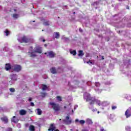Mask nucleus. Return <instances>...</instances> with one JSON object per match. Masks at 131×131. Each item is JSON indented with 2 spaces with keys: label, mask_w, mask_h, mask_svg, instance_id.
I'll return each mask as SVG.
<instances>
[{
  "label": "nucleus",
  "mask_w": 131,
  "mask_h": 131,
  "mask_svg": "<svg viewBox=\"0 0 131 131\" xmlns=\"http://www.w3.org/2000/svg\"><path fill=\"white\" fill-rule=\"evenodd\" d=\"M36 53L38 54H41V48H36L34 50L32 47L30 48L29 53L31 58L36 57Z\"/></svg>",
  "instance_id": "1"
},
{
  "label": "nucleus",
  "mask_w": 131,
  "mask_h": 131,
  "mask_svg": "<svg viewBox=\"0 0 131 131\" xmlns=\"http://www.w3.org/2000/svg\"><path fill=\"white\" fill-rule=\"evenodd\" d=\"M11 69L15 72H19V71H21V66L18 64H14L11 66Z\"/></svg>",
  "instance_id": "2"
},
{
  "label": "nucleus",
  "mask_w": 131,
  "mask_h": 131,
  "mask_svg": "<svg viewBox=\"0 0 131 131\" xmlns=\"http://www.w3.org/2000/svg\"><path fill=\"white\" fill-rule=\"evenodd\" d=\"M49 105L52 106V107L55 110V111H59L60 110V107H59V105L56 104L54 102H51L49 103Z\"/></svg>",
  "instance_id": "3"
},
{
  "label": "nucleus",
  "mask_w": 131,
  "mask_h": 131,
  "mask_svg": "<svg viewBox=\"0 0 131 131\" xmlns=\"http://www.w3.org/2000/svg\"><path fill=\"white\" fill-rule=\"evenodd\" d=\"M44 54L45 55H47V56L48 57V58H54V57L55 56V53H54V52L52 51L47 52Z\"/></svg>",
  "instance_id": "4"
},
{
  "label": "nucleus",
  "mask_w": 131,
  "mask_h": 131,
  "mask_svg": "<svg viewBox=\"0 0 131 131\" xmlns=\"http://www.w3.org/2000/svg\"><path fill=\"white\" fill-rule=\"evenodd\" d=\"M18 41H19V42H25L26 43H27V42H29V41H30V39H28L26 36H24L21 38V40H20L19 39H18Z\"/></svg>",
  "instance_id": "5"
},
{
  "label": "nucleus",
  "mask_w": 131,
  "mask_h": 131,
  "mask_svg": "<svg viewBox=\"0 0 131 131\" xmlns=\"http://www.w3.org/2000/svg\"><path fill=\"white\" fill-rule=\"evenodd\" d=\"M125 115L126 116V118L130 117L131 116V107H129L125 112Z\"/></svg>",
  "instance_id": "6"
},
{
  "label": "nucleus",
  "mask_w": 131,
  "mask_h": 131,
  "mask_svg": "<svg viewBox=\"0 0 131 131\" xmlns=\"http://www.w3.org/2000/svg\"><path fill=\"white\" fill-rule=\"evenodd\" d=\"M72 123V119H71V118H70V116H67L66 117V124L69 125L71 124Z\"/></svg>",
  "instance_id": "7"
},
{
  "label": "nucleus",
  "mask_w": 131,
  "mask_h": 131,
  "mask_svg": "<svg viewBox=\"0 0 131 131\" xmlns=\"http://www.w3.org/2000/svg\"><path fill=\"white\" fill-rule=\"evenodd\" d=\"M49 131H59L58 129H56V127H55V125L51 124L50 128L48 129Z\"/></svg>",
  "instance_id": "8"
},
{
  "label": "nucleus",
  "mask_w": 131,
  "mask_h": 131,
  "mask_svg": "<svg viewBox=\"0 0 131 131\" xmlns=\"http://www.w3.org/2000/svg\"><path fill=\"white\" fill-rule=\"evenodd\" d=\"M10 78L11 79V80L16 81L17 80V75L16 74L11 75Z\"/></svg>",
  "instance_id": "9"
},
{
  "label": "nucleus",
  "mask_w": 131,
  "mask_h": 131,
  "mask_svg": "<svg viewBox=\"0 0 131 131\" xmlns=\"http://www.w3.org/2000/svg\"><path fill=\"white\" fill-rule=\"evenodd\" d=\"M75 122H79L80 123V124H84V123H85V121L83 120H80L79 121V120H78V119H76L75 120Z\"/></svg>",
  "instance_id": "10"
},
{
  "label": "nucleus",
  "mask_w": 131,
  "mask_h": 131,
  "mask_svg": "<svg viewBox=\"0 0 131 131\" xmlns=\"http://www.w3.org/2000/svg\"><path fill=\"white\" fill-rule=\"evenodd\" d=\"M12 122L17 123L18 121H19V120L16 118V116H13L12 119H11Z\"/></svg>",
  "instance_id": "11"
},
{
  "label": "nucleus",
  "mask_w": 131,
  "mask_h": 131,
  "mask_svg": "<svg viewBox=\"0 0 131 131\" xmlns=\"http://www.w3.org/2000/svg\"><path fill=\"white\" fill-rule=\"evenodd\" d=\"M5 69L8 71V70H10V69H12V67H11L10 64H6L5 66Z\"/></svg>",
  "instance_id": "12"
},
{
  "label": "nucleus",
  "mask_w": 131,
  "mask_h": 131,
  "mask_svg": "<svg viewBox=\"0 0 131 131\" xmlns=\"http://www.w3.org/2000/svg\"><path fill=\"white\" fill-rule=\"evenodd\" d=\"M86 123L88 125L93 124V121L91 119H87L86 120Z\"/></svg>",
  "instance_id": "13"
},
{
  "label": "nucleus",
  "mask_w": 131,
  "mask_h": 131,
  "mask_svg": "<svg viewBox=\"0 0 131 131\" xmlns=\"http://www.w3.org/2000/svg\"><path fill=\"white\" fill-rule=\"evenodd\" d=\"M70 53L71 55H73V56H76V50H70Z\"/></svg>",
  "instance_id": "14"
},
{
  "label": "nucleus",
  "mask_w": 131,
  "mask_h": 131,
  "mask_svg": "<svg viewBox=\"0 0 131 131\" xmlns=\"http://www.w3.org/2000/svg\"><path fill=\"white\" fill-rule=\"evenodd\" d=\"M27 112L26 111L24 110H21L19 111V114L20 115H25V114H26Z\"/></svg>",
  "instance_id": "15"
},
{
  "label": "nucleus",
  "mask_w": 131,
  "mask_h": 131,
  "mask_svg": "<svg viewBox=\"0 0 131 131\" xmlns=\"http://www.w3.org/2000/svg\"><path fill=\"white\" fill-rule=\"evenodd\" d=\"M78 56L79 57H82V56H83V55H84V54L83 53V51L82 50H79L78 51Z\"/></svg>",
  "instance_id": "16"
},
{
  "label": "nucleus",
  "mask_w": 131,
  "mask_h": 131,
  "mask_svg": "<svg viewBox=\"0 0 131 131\" xmlns=\"http://www.w3.org/2000/svg\"><path fill=\"white\" fill-rule=\"evenodd\" d=\"M50 71L51 73H53V74H55V73H57V71L56 70V69L55 68H52L50 69Z\"/></svg>",
  "instance_id": "17"
},
{
  "label": "nucleus",
  "mask_w": 131,
  "mask_h": 131,
  "mask_svg": "<svg viewBox=\"0 0 131 131\" xmlns=\"http://www.w3.org/2000/svg\"><path fill=\"white\" fill-rule=\"evenodd\" d=\"M53 36L55 38H59V37H60V34H59V33L56 32L54 33Z\"/></svg>",
  "instance_id": "18"
},
{
  "label": "nucleus",
  "mask_w": 131,
  "mask_h": 131,
  "mask_svg": "<svg viewBox=\"0 0 131 131\" xmlns=\"http://www.w3.org/2000/svg\"><path fill=\"white\" fill-rule=\"evenodd\" d=\"M1 119L2 121L5 122V123H7V122H8V118H7V117H4L2 118Z\"/></svg>",
  "instance_id": "19"
},
{
  "label": "nucleus",
  "mask_w": 131,
  "mask_h": 131,
  "mask_svg": "<svg viewBox=\"0 0 131 131\" xmlns=\"http://www.w3.org/2000/svg\"><path fill=\"white\" fill-rule=\"evenodd\" d=\"M36 110H37V114H38V115H41V113H42L41 110L39 108H37Z\"/></svg>",
  "instance_id": "20"
},
{
  "label": "nucleus",
  "mask_w": 131,
  "mask_h": 131,
  "mask_svg": "<svg viewBox=\"0 0 131 131\" xmlns=\"http://www.w3.org/2000/svg\"><path fill=\"white\" fill-rule=\"evenodd\" d=\"M56 100H57L58 102H61L62 101V97L60 96H56Z\"/></svg>",
  "instance_id": "21"
},
{
  "label": "nucleus",
  "mask_w": 131,
  "mask_h": 131,
  "mask_svg": "<svg viewBox=\"0 0 131 131\" xmlns=\"http://www.w3.org/2000/svg\"><path fill=\"white\" fill-rule=\"evenodd\" d=\"M95 101L98 106H101V101L96 99H95Z\"/></svg>",
  "instance_id": "22"
},
{
  "label": "nucleus",
  "mask_w": 131,
  "mask_h": 131,
  "mask_svg": "<svg viewBox=\"0 0 131 131\" xmlns=\"http://www.w3.org/2000/svg\"><path fill=\"white\" fill-rule=\"evenodd\" d=\"M34 128H35L34 126L31 125L29 127V130L30 131H34Z\"/></svg>",
  "instance_id": "23"
},
{
  "label": "nucleus",
  "mask_w": 131,
  "mask_h": 131,
  "mask_svg": "<svg viewBox=\"0 0 131 131\" xmlns=\"http://www.w3.org/2000/svg\"><path fill=\"white\" fill-rule=\"evenodd\" d=\"M86 63L87 64H89V63H90V64H91L92 65L95 64V62L93 61V60H89L88 61L86 62Z\"/></svg>",
  "instance_id": "24"
},
{
  "label": "nucleus",
  "mask_w": 131,
  "mask_h": 131,
  "mask_svg": "<svg viewBox=\"0 0 131 131\" xmlns=\"http://www.w3.org/2000/svg\"><path fill=\"white\" fill-rule=\"evenodd\" d=\"M48 86L46 85H42V91H46L48 89Z\"/></svg>",
  "instance_id": "25"
},
{
  "label": "nucleus",
  "mask_w": 131,
  "mask_h": 131,
  "mask_svg": "<svg viewBox=\"0 0 131 131\" xmlns=\"http://www.w3.org/2000/svg\"><path fill=\"white\" fill-rule=\"evenodd\" d=\"M92 100H93V97L88 96L86 99V102H89V101H92Z\"/></svg>",
  "instance_id": "26"
},
{
  "label": "nucleus",
  "mask_w": 131,
  "mask_h": 131,
  "mask_svg": "<svg viewBox=\"0 0 131 131\" xmlns=\"http://www.w3.org/2000/svg\"><path fill=\"white\" fill-rule=\"evenodd\" d=\"M43 25H45V26H48V25H50V24H49L48 21H47L46 20H45L44 23H43Z\"/></svg>",
  "instance_id": "27"
},
{
  "label": "nucleus",
  "mask_w": 131,
  "mask_h": 131,
  "mask_svg": "<svg viewBox=\"0 0 131 131\" xmlns=\"http://www.w3.org/2000/svg\"><path fill=\"white\" fill-rule=\"evenodd\" d=\"M9 91L11 93H15V89L13 88H10Z\"/></svg>",
  "instance_id": "28"
},
{
  "label": "nucleus",
  "mask_w": 131,
  "mask_h": 131,
  "mask_svg": "<svg viewBox=\"0 0 131 131\" xmlns=\"http://www.w3.org/2000/svg\"><path fill=\"white\" fill-rule=\"evenodd\" d=\"M41 97H42V98H45V97H47V93H41Z\"/></svg>",
  "instance_id": "29"
},
{
  "label": "nucleus",
  "mask_w": 131,
  "mask_h": 131,
  "mask_svg": "<svg viewBox=\"0 0 131 131\" xmlns=\"http://www.w3.org/2000/svg\"><path fill=\"white\" fill-rule=\"evenodd\" d=\"M95 99L91 100V102H90V105H94V104H95Z\"/></svg>",
  "instance_id": "30"
},
{
  "label": "nucleus",
  "mask_w": 131,
  "mask_h": 131,
  "mask_svg": "<svg viewBox=\"0 0 131 131\" xmlns=\"http://www.w3.org/2000/svg\"><path fill=\"white\" fill-rule=\"evenodd\" d=\"M13 17L15 19H17L19 17V15L18 14H13Z\"/></svg>",
  "instance_id": "31"
},
{
  "label": "nucleus",
  "mask_w": 131,
  "mask_h": 131,
  "mask_svg": "<svg viewBox=\"0 0 131 131\" xmlns=\"http://www.w3.org/2000/svg\"><path fill=\"white\" fill-rule=\"evenodd\" d=\"M5 33L6 34V36H8V35H9V34H10V32H9V31H8V30H6L5 32Z\"/></svg>",
  "instance_id": "32"
},
{
  "label": "nucleus",
  "mask_w": 131,
  "mask_h": 131,
  "mask_svg": "<svg viewBox=\"0 0 131 131\" xmlns=\"http://www.w3.org/2000/svg\"><path fill=\"white\" fill-rule=\"evenodd\" d=\"M96 86H100V83L98 82H96L95 83Z\"/></svg>",
  "instance_id": "33"
},
{
  "label": "nucleus",
  "mask_w": 131,
  "mask_h": 131,
  "mask_svg": "<svg viewBox=\"0 0 131 131\" xmlns=\"http://www.w3.org/2000/svg\"><path fill=\"white\" fill-rule=\"evenodd\" d=\"M116 108H117V106H112V110H115V109H116Z\"/></svg>",
  "instance_id": "34"
},
{
  "label": "nucleus",
  "mask_w": 131,
  "mask_h": 131,
  "mask_svg": "<svg viewBox=\"0 0 131 131\" xmlns=\"http://www.w3.org/2000/svg\"><path fill=\"white\" fill-rule=\"evenodd\" d=\"M79 31L80 32H83V31L82 30V29L81 28H79Z\"/></svg>",
  "instance_id": "35"
},
{
  "label": "nucleus",
  "mask_w": 131,
  "mask_h": 131,
  "mask_svg": "<svg viewBox=\"0 0 131 131\" xmlns=\"http://www.w3.org/2000/svg\"><path fill=\"white\" fill-rule=\"evenodd\" d=\"M29 102H31V101H32V98H29L28 99Z\"/></svg>",
  "instance_id": "36"
},
{
  "label": "nucleus",
  "mask_w": 131,
  "mask_h": 131,
  "mask_svg": "<svg viewBox=\"0 0 131 131\" xmlns=\"http://www.w3.org/2000/svg\"><path fill=\"white\" fill-rule=\"evenodd\" d=\"M97 111H98V110H97V108L92 110L93 112H95Z\"/></svg>",
  "instance_id": "37"
},
{
  "label": "nucleus",
  "mask_w": 131,
  "mask_h": 131,
  "mask_svg": "<svg viewBox=\"0 0 131 131\" xmlns=\"http://www.w3.org/2000/svg\"><path fill=\"white\" fill-rule=\"evenodd\" d=\"M99 131H106V130L104 129V128H101Z\"/></svg>",
  "instance_id": "38"
},
{
  "label": "nucleus",
  "mask_w": 131,
  "mask_h": 131,
  "mask_svg": "<svg viewBox=\"0 0 131 131\" xmlns=\"http://www.w3.org/2000/svg\"><path fill=\"white\" fill-rule=\"evenodd\" d=\"M31 106H34V103H33V102H31Z\"/></svg>",
  "instance_id": "39"
},
{
  "label": "nucleus",
  "mask_w": 131,
  "mask_h": 131,
  "mask_svg": "<svg viewBox=\"0 0 131 131\" xmlns=\"http://www.w3.org/2000/svg\"><path fill=\"white\" fill-rule=\"evenodd\" d=\"M17 127H21V124H17Z\"/></svg>",
  "instance_id": "40"
},
{
  "label": "nucleus",
  "mask_w": 131,
  "mask_h": 131,
  "mask_svg": "<svg viewBox=\"0 0 131 131\" xmlns=\"http://www.w3.org/2000/svg\"><path fill=\"white\" fill-rule=\"evenodd\" d=\"M126 9H127V10H129V6H126Z\"/></svg>",
  "instance_id": "41"
},
{
  "label": "nucleus",
  "mask_w": 131,
  "mask_h": 131,
  "mask_svg": "<svg viewBox=\"0 0 131 131\" xmlns=\"http://www.w3.org/2000/svg\"><path fill=\"white\" fill-rule=\"evenodd\" d=\"M81 131H89V130L86 129H82Z\"/></svg>",
  "instance_id": "42"
},
{
  "label": "nucleus",
  "mask_w": 131,
  "mask_h": 131,
  "mask_svg": "<svg viewBox=\"0 0 131 131\" xmlns=\"http://www.w3.org/2000/svg\"><path fill=\"white\" fill-rule=\"evenodd\" d=\"M105 58H104V56L102 57V60H104Z\"/></svg>",
  "instance_id": "43"
},
{
  "label": "nucleus",
  "mask_w": 131,
  "mask_h": 131,
  "mask_svg": "<svg viewBox=\"0 0 131 131\" xmlns=\"http://www.w3.org/2000/svg\"><path fill=\"white\" fill-rule=\"evenodd\" d=\"M42 41H43V42H45V41H46V40H45V39H42Z\"/></svg>",
  "instance_id": "44"
},
{
  "label": "nucleus",
  "mask_w": 131,
  "mask_h": 131,
  "mask_svg": "<svg viewBox=\"0 0 131 131\" xmlns=\"http://www.w3.org/2000/svg\"><path fill=\"white\" fill-rule=\"evenodd\" d=\"M94 4H95L96 5H97L98 4V2H94Z\"/></svg>",
  "instance_id": "45"
},
{
  "label": "nucleus",
  "mask_w": 131,
  "mask_h": 131,
  "mask_svg": "<svg viewBox=\"0 0 131 131\" xmlns=\"http://www.w3.org/2000/svg\"><path fill=\"white\" fill-rule=\"evenodd\" d=\"M40 41H41V40H42V39L40 38Z\"/></svg>",
  "instance_id": "46"
},
{
  "label": "nucleus",
  "mask_w": 131,
  "mask_h": 131,
  "mask_svg": "<svg viewBox=\"0 0 131 131\" xmlns=\"http://www.w3.org/2000/svg\"><path fill=\"white\" fill-rule=\"evenodd\" d=\"M97 113H98V114H99V113H100V112L98 111Z\"/></svg>",
  "instance_id": "47"
},
{
  "label": "nucleus",
  "mask_w": 131,
  "mask_h": 131,
  "mask_svg": "<svg viewBox=\"0 0 131 131\" xmlns=\"http://www.w3.org/2000/svg\"><path fill=\"white\" fill-rule=\"evenodd\" d=\"M119 2H121V1H122V0H118Z\"/></svg>",
  "instance_id": "48"
},
{
  "label": "nucleus",
  "mask_w": 131,
  "mask_h": 131,
  "mask_svg": "<svg viewBox=\"0 0 131 131\" xmlns=\"http://www.w3.org/2000/svg\"><path fill=\"white\" fill-rule=\"evenodd\" d=\"M45 47H47V45H45Z\"/></svg>",
  "instance_id": "49"
},
{
  "label": "nucleus",
  "mask_w": 131,
  "mask_h": 131,
  "mask_svg": "<svg viewBox=\"0 0 131 131\" xmlns=\"http://www.w3.org/2000/svg\"><path fill=\"white\" fill-rule=\"evenodd\" d=\"M73 14H75V12H73Z\"/></svg>",
  "instance_id": "50"
},
{
  "label": "nucleus",
  "mask_w": 131,
  "mask_h": 131,
  "mask_svg": "<svg viewBox=\"0 0 131 131\" xmlns=\"http://www.w3.org/2000/svg\"><path fill=\"white\" fill-rule=\"evenodd\" d=\"M62 38V39H63V37H62V38Z\"/></svg>",
  "instance_id": "51"
},
{
  "label": "nucleus",
  "mask_w": 131,
  "mask_h": 131,
  "mask_svg": "<svg viewBox=\"0 0 131 131\" xmlns=\"http://www.w3.org/2000/svg\"><path fill=\"white\" fill-rule=\"evenodd\" d=\"M10 130H12V129L10 128Z\"/></svg>",
  "instance_id": "52"
},
{
  "label": "nucleus",
  "mask_w": 131,
  "mask_h": 131,
  "mask_svg": "<svg viewBox=\"0 0 131 131\" xmlns=\"http://www.w3.org/2000/svg\"><path fill=\"white\" fill-rule=\"evenodd\" d=\"M72 112H73V110H72Z\"/></svg>",
  "instance_id": "53"
},
{
  "label": "nucleus",
  "mask_w": 131,
  "mask_h": 131,
  "mask_svg": "<svg viewBox=\"0 0 131 131\" xmlns=\"http://www.w3.org/2000/svg\"><path fill=\"white\" fill-rule=\"evenodd\" d=\"M71 130H72V129H71Z\"/></svg>",
  "instance_id": "54"
}]
</instances>
